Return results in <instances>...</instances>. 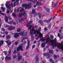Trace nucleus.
<instances>
[{"label": "nucleus", "instance_id": "1", "mask_svg": "<svg viewBox=\"0 0 63 63\" xmlns=\"http://www.w3.org/2000/svg\"><path fill=\"white\" fill-rule=\"evenodd\" d=\"M32 6V3H29L28 5L27 4H24L22 5V6L23 7H25V9H27L28 8V9H30L31 8V6Z\"/></svg>", "mask_w": 63, "mask_h": 63}, {"label": "nucleus", "instance_id": "2", "mask_svg": "<svg viewBox=\"0 0 63 63\" xmlns=\"http://www.w3.org/2000/svg\"><path fill=\"white\" fill-rule=\"evenodd\" d=\"M22 15H23L24 16H25V19H27V14H26L25 12H24L23 13H19L18 15V17L21 18L22 16Z\"/></svg>", "mask_w": 63, "mask_h": 63}, {"label": "nucleus", "instance_id": "3", "mask_svg": "<svg viewBox=\"0 0 63 63\" xmlns=\"http://www.w3.org/2000/svg\"><path fill=\"white\" fill-rule=\"evenodd\" d=\"M49 40V41H50V43L54 44H55V46H58V44H57V43H55V42L57 41V40Z\"/></svg>", "mask_w": 63, "mask_h": 63}, {"label": "nucleus", "instance_id": "4", "mask_svg": "<svg viewBox=\"0 0 63 63\" xmlns=\"http://www.w3.org/2000/svg\"><path fill=\"white\" fill-rule=\"evenodd\" d=\"M49 40H46V42H45L42 43V45H41L42 47H45L46 46V44L49 43Z\"/></svg>", "mask_w": 63, "mask_h": 63}, {"label": "nucleus", "instance_id": "5", "mask_svg": "<svg viewBox=\"0 0 63 63\" xmlns=\"http://www.w3.org/2000/svg\"><path fill=\"white\" fill-rule=\"evenodd\" d=\"M58 44L59 45H57L58 46H57V47L58 48H59V49H62V50H63V45L62 43L60 44L59 43H58ZM61 45V46L60 45Z\"/></svg>", "mask_w": 63, "mask_h": 63}, {"label": "nucleus", "instance_id": "6", "mask_svg": "<svg viewBox=\"0 0 63 63\" xmlns=\"http://www.w3.org/2000/svg\"><path fill=\"white\" fill-rule=\"evenodd\" d=\"M16 28V27H14L10 25L9 26V27H8V30L11 31L13 29H15Z\"/></svg>", "mask_w": 63, "mask_h": 63}, {"label": "nucleus", "instance_id": "7", "mask_svg": "<svg viewBox=\"0 0 63 63\" xmlns=\"http://www.w3.org/2000/svg\"><path fill=\"white\" fill-rule=\"evenodd\" d=\"M20 50H21V51H23V50L22 45L20 46L17 49V51H19Z\"/></svg>", "mask_w": 63, "mask_h": 63}, {"label": "nucleus", "instance_id": "8", "mask_svg": "<svg viewBox=\"0 0 63 63\" xmlns=\"http://www.w3.org/2000/svg\"><path fill=\"white\" fill-rule=\"evenodd\" d=\"M36 33L37 34H39L40 37H43V35L42 33H40V32L39 31H36Z\"/></svg>", "mask_w": 63, "mask_h": 63}, {"label": "nucleus", "instance_id": "9", "mask_svg": "<svg viewBox=\"0 0 63 63\" xmlns=\"http://www.w3.org/2000/svg\"><path fill=\"white\" fill-rule=\"evenodd\" d=\"M5 42L7 44V46H9L12 44V42H10L9 40L6 41H5Z\"/></svg>", "mask_w": 63, "mask_h": 63}, {"label": "nucleus", "instance_id": "10", "mask_svg": "<svg viewBox=\"0 0 63 63\" xmlns=\"http://www.w3.org/2000/svg\"><path fill=\"white\" fill-rule=\"evenodd\" d=\"M52 19V17H51L48 20H44V22H47V23H48L50 22V20H51Z\"/></svg>", "mask_w": 63, "mask_h": 63}, {"label": "nucleus", "instance_id": "11", "mask_svg": "<svg viewBox=\"0 0 63 63\" xmlns=\"http://www.w3.org/2000/svg\"><path fill=\"white\" fill-rule=\"evenodd\" d=\"M19 33H16L14 36V38H18L19 37Z\"/></svg>", "mask_w": 63, "mask_h": 63}, {"label": "nucleus", "instance_id": "12", "mask_svg": "<svg viewBox=\"0 0 63 63\" xmlns=\"http://www.w3.org/2000/svg\"><path fill=\"white\" fill-rule=\"evenodd\" d=\"M29 41V40H28V44L27 45V46L26 47V50H27L29 48V46H30V42L29 41Z\"/></svg>", "mask_w": 63, "mask_h": 63}, {"label": "nucleus", "instance_id": "13", "mask_svg": "<svg viewBox=\"0 0 63 63\" xmlns=\"http://www.w3.org/2000/svg\"><path fill=\"white\" fill-rule=\"evenodd\" d=\"M5 19V22H6L7 23H9V21L8 20L9 19V16H6Z\"/></svg>", "mask_w": 63, "mask_h": 63}, {"label": "nucleus", "instance_id": "14", "mask_svg": "<svg viewBox=\"0 0 63 63\" xmlns=\"http://www.w3.org/2000/svg\"><path fill=\"white\" fill-rule=\"evenodd\" d=\"M44 8L45 10H46L47 12L48 13H49V12H50V10L49 9L47 8L46 7H44Z\"/></svg>", "mask_w": 63, "mask_h": 63}, {"label": "nucleus", "instance_id": "15", "mask_svg": "<svg viewBox=\"0 0 63 63\" xmlns=\"http://www.w3.org/2000/svg\"><path fill=\"white\" fill-rule=\"evenodd\" d=\"M5 5L6 6V7L8 9H10L11 8V6H10V5H8V3H6L5 4Z\"/></svg>", "mask_w": 63, "mask_h": 63}, {"label": "nucleus", "instance_id": "16", "mask_svg": "<svg viewBox=\"0 0 63 63\" xmlns=\"http://www.w3.org/2000/svg\"><path fill=\"white\" fill-rule=\"evenodd\" d=\"M22 57L21 56H18V61H19L21 59H22Z\"/></svg>", "mask_w": 63, "mask_h": 63}, {"label": "nucleus", "instance_id": "17", "mask_svg": "<svg viewBox=\"0 0 63 63\" xmlns=\"http://www.w3.org/2000/svg\"><path fill=\"white\" fill-rule=\"evenodd\" d=\"M35 59L36 62H38L39 61V57H38V55H36V56Z\"/></svg>", "mask_w": 63, "mask_h": 63}, {"label": "nucleus", "instance_id": "18", "mask_svg": "<svg viewBox=\"0 0 63 63\" xmlns=\"http://www.w3.org/2000/svg\"><path fill=\"white\" fill-rule=\"evenodd\" d=\"M4 44V41L1 40L0 41V47H1L2 45H3Z\"/></svg>", "mask_w": 63, "mask_h": 63}, {"label": "nucleus", "instance_id": "19", "mask_svg": "<svg viewBox=\"0 0 63 63\" xmlns=\"http://www.w3.org/2000/svg\"><path fill=\"white\" fill-rule=\"evenodd\" d=\"M35 30L33 29H32V30H31L30 32V34L31 35V34H33V32Z\"/></svg>", "mask_w": 63, "mask_h": 63}, {"label": "nucleus", "instance_id": "20", "mask_svg": "<svg viewBox=\"0 0 63 63\" xmlns=\"http://www.w3.org/2000/svg\"><path fill=\"white\" fill-rule=\"evenodd\" d=\"M32 14H35V15H37V13L35 12V10L33 9L32 10Z\"/></svg>", "mask_w": 63, "mask_h": 63}, {"label": "nucleus", "instance_id": "21", "mask_svg": "<svg viewBox=\"0 0 63 63\" xmlns=\"http://www.w3.org/2000/svg\"><path fill=\"white\" fill-rule=\"evenodd\" d=\"M42 4V2H37L36 4V6H40Z\"/></svg>", "mask_w": 63, "mask_h": 63}, {"label": "nucleus", "instance_id": "22", "mask_svg": "<svg viewBox=\"0 0 63 63\" xmlns=\"http://www.w3.org/2000/svg\"><path fill=\"white\" fill-rule=\"evenodd\" d=\"M46 37L47 38V40H51V39H50V38L49 36V34H47Z\"/></svg>", "mask_w": 63, "mask_h": 63}, {"label": "nucleus", "instance_id": "23", "mask_svg": "<svg viewBox=\"0 0 63 63\" xmlns=\"http://www.w3.org/2000/svg\"><path fill=\"white\" fill-rule=\"evenodd\" d=\"M49 55V53H44L43 56H47V55L48 56Z\"/></svg>", "mask_w": 63, "mask_h": 63}, {"label": "nucleus", "instance_id": "24", "mask_svg": "<svg viewBox=\"0 0 63 63\" xmlns=\"http://www.w3.org/2000/svg\"><path fill=\"white\" fill-rule=\"evenodd\" d=\"M38 15L40 19L41 18V17L42 16V14H41V13H38Z\"/></svg>", "mask_w": 63, "mask_h": 63}, {"label": "nucleus", "instance_id": "25", "mask_svg": "<svg viewBox=\"0 0 63 63\" xmlns=\"http://www.w3.org/2000/svg\"><path fill=\"white\" fill-rule=\"evenodd\" d=\"M1 10H2V11L3 12H5V10H6V8H3V7L2 6L1 8Z\"/></svg>", "mask_w": 63, "mask_h": 63}, {"label": "nucleus", "instance_id": "26", "mask_svg": "<svg viewBox=\"0 0 63 63\" xmlns=\"http://www.w3.org/2000/svg\"><path fill=\"white\" fill-rule=\"evenodd\" d=\"M51 26H52V24H51V23L50 24H49V26H48V29H50Z\"/></svg>", "mask_w": 63, "mask_h": 63}, {"label": "nucleus", "instance_id": "27", "mask_svg": "<svg viewBox=\"0 0 63 63\" xmlns=\"http://www.w3.org/2000/svg\"><path fill=\"white\" fill-rule=\"evenodd\" d=\"M45 42V40H40L37 42V43H39L40 42Z\"/></svg>", "mask_w": 63, "mask_h": 63}, {"label": "nucleus", "instance_id": "28", "mask_svg": "<svg viewBox=\"0 0 63 63\" xmlns=\"http://www.w3.org/2000/svg\"><path fill=\"white\" fill-rule=\"evenodd\" d=\"M6 38L7 40L8 39H11V36L9 35L6 36Z\"/></svg>", "mask_w": 63, "mask_h": 63}, {"label": "nucleus", "instance_id": "29", "mask_svg": "<svg viewBox=\"0 0 63 63\" xmlns=\"http://www.w3.org/2000/svg\"><path fill=\"white\" fill-rule=\"evenodd\" d=\"M38 22H39V23H40L41 25H43V22L42 21L40 20Z\"/></svg>", "mask_w": 63, "mask_h": 63}, {"label": "nucleus", "instance_id": "30", "mask_svg": "<svg viewBox=\"0 0 63 63\" xmlns=\"http://www.w3.org/2000/svg\"><path fill=\"white\" fill-rule=\"evenodd\" d=\"M49 61L51 62L52 63H55L54 62V61L52 60V59H50Z\"/></svg>", "mask_w": 63, "mask_h": 63}, {"label": "nucleus", "instance_id": "31", "mask_svg": "<svg viewBox=\"0 0 63 63\" xmlns=\"http://www.w3.org/2000/svg\"><path fill=\"white\" fill-rule=\"evenodd\" d=\"M54 59H56L57 57V56H56L55 55H54Z\"/></svg>", "mask_w": 63, "mask_h": 63}, {"label": "nucleus", "instance_id": "32", "mask_svg": "<svg viewBox=\"0 0 63 63\" xmlns=\"http://www.w3.org/2000/svg\"><path fill=\"white\" fill-rule=\"evenodd\" d=\"M50 38L51 39H53L54 38V37L52 35H50Z\"/></svg>", "mask_w": 63, "mask_h": 63}, {"label": "nucleus", "instance_id": "33", "mask_svg": "<svg viewBox=\"0 0 63 63\" xmlns=\"http://www.w3.org/2000/svg\"><path fill=\"white\" fill-rule=\"evenodd\" d=\"M54 8H56L57 7V4L56 3H55L54 4Z\"/></svg>", "mask_w": 63, "mask_h": 63}, {"label": "nucleus", "instance_id": "34", "mask_svg": "<svg viewBox=\"0 0 63 63\" xmlns=\"http://www.w3.org/2000/svg\"><path fill=\"white\" fill-rule=\"evenodd\" d=\"M13 54H16L17 53V51L16 50H15L13 52Z\"/></svg>", "mask_w": 63, "mask_h": 63}, {"label": "nucleus", "instance_id": "35", "mask_svg": "<svg viewBox=\"0 0 63 63\" xmlns=\"http://www.w3.org/2000/svg\"><path fill=\"white\" fill-rule=\"evenodd\" d=\"M21 31V29L20 28H18V29L17 30V32H18Z\"/></svg>", "mask_w": 63, "mask_h": 63}, {"label": "nucleus", "instance_id": "36", "mask_svg": "<svg viewBox=\"0 0 63 63\" xmlns=\"http://www.w3.org/2000/svg\"><path fill=\"white\" fill-rule=\"evenodd\" d=\"M5 35H4L3 36H2V35L0 36V38H5Z\"/></svg>", "mask_w": 63, "mask_h": 63}, {"label": "nucleus", "instance_id": "37", "mask_svg": "<svg viewBox=\"0 0 63 63\" xmlns=\"http://www.w3.org/2000/svg\"><path fill=\"white\" fill-rule=\"evenodd\" d=\"M12 16H14L15 17V16H16V15L13 13L12 14Z\"/></svg>", "mask_w": 63, "mask_h": 63}, {"label": "nucleus", "instance_id": "38", "mask_svg": "<svg viewBox=\"0 0 63 63\" xmlns=\"http://www.w3.org/2000/svg\"><path fill=\"white\" fill-rule=\"evenodd\" d=\"M49 52L50 53H51V54H53L54 53H53V52H52V51L50 50H49Z\"/></svg>", "mask_w": 63, "mask_h": 63}, {"label": "nucleus", "instance_id": "39", "mask_svg": "<svg viewBox=\"0 0 63 63\" xmlns=\"http://www.w3.org/2000/svg\"><path fill=\"white\" fill-rule=\"evenodd\" d=\"M9 23H9V24H13V21H11L10 22H9Z\"/></svg>", "mask_w": 63, "mask_h": 63}, {"label": "nucleus", "instance_id": "40", "mask_svg": "<svg viewBox=\"0 0 63 63\" xmlns=\"http://www.w3.org/2000/svg\"><path fill=\"white\" fill-rule=\"evenodd\" d=\"M24 32H22L20 33V34H21V35L23 36V34H24Z\"/></svg>", "mask_w": 63, "mask_h": 63}, {"label": "nucleus", "instance_id": "41", "mask_svg": "<svg viewBox=\"0 0 63 63\" xmlns=\"http://www.w3.org/2000/svg\"><path fill=\"white\" fill-rule=\"evenodd\" d=\"M31 28H32V26L31 25H30L29 28L28 29L29 30H31Z\"/></svg>", "mask_w": 63, "mask_h": 63}, {"label": "nucleus", "instance_id": "42", "mask_svg": "<svg viewBox=\"0 0 63 63\" xmlns=\"http://www.w3.org/2000/svg\"><path fill=\"white\" fill-rule=\"evenodd\" d=\"M26 43V41L25 40L23 42V44H25Z\"/></svg>", "mask_w": 63, "mask_h": 63}, {"label": "nucleus", "instance_id": "43", "mask_svg": "<svg viewBox=\"0 0 63 63\" xmlns=\"http://www.w3.org/2000/svg\"><path fill=\"white\" fill-rule=\"evenodd\" d=\"M24 11V9H22L19 11V12H23Z\"/></svg>", "mask_w": 63, "mask_h": 63}, {"label": "nucleus", "instance_id": "44", "mask_svg": "<svg viewBox=\"0 0 63 63\" xmlns=\"http://www.w3.org/2000/svg\"><path fill=\"white\" fill-rule=\"evenodd\" d=\"M17 57V56L16 55H15L13 57V59H15V58H16Z\"/></svg>", "mask_w": 63, "mask_h": 63}, {"label": "nucleus", "instance_id": "45", "mask_svg": "<svg viewBox=\"0 0 63 63\" xmlns=\"http://www.w3.org/2000/svg\"><path fill=\"white\" fill-rule=\"evenodd\" d=\"M1 31H5V29H4V28H1Z\"/></svg>", "mask_w": 63, "mask_h": 63}, {"label": "nucleus", "instance_id": "46", "mask_svg": "<svg viewBox=\"0 0 63 63\" xmlns=\"http://www.w3.org/2000/svg\"><path fill=\"white\" fill-rule=\"evenodd\" d=\"M4 54L5 55H6L7 54V52L6 51H4Z\"/></svg>", "mask_w": 63, "mask_h": 63}, {"label": "nucleus", "instance_id": "47", "mask_svg": "<svg viewBox=\"0 0 63 63\" xmlns=\"http://www.w3.org/2000/svg\"><path fill=\"white\" fill-rule=\"evenodd\" d=\"M18 44V42H15V45L16 46H17V45Z\"/></svg>", "mask_w": 63, "mask_h": 63}, {"label": "nucleus", "instance_id": "48", "mask_svg": "<svg viewBox=\"0 0 63 63\" xmlns=\"http://www.w3.org/2000/svg\"><path fill=\"white\" fill-rule=\"evenodd\" d=\"M35 47V45H32V49H33V48H34Z\"/></svg>", "mask_w": 63, "mask_h": 63}, {"label": "nucleus", "instance_id": "49", "mask_svg": "<svg viewBox=\"0 0 63 63\" xmlns=\"http://www.w3.org/2000/svg\"><path fill=\"white\" fill-rule=\"evenodd\" d=\"M24 20V19L23 18H21V19L19 20V21H21V20Z\"/></svg>", "mask_w": 63, "mask_h": 63}, {"label": "nucleus", "instance_id": "50", "mask_svg": "<svg viewBox=\"0 0 63 63\" xmlns=\"http://www.w3.org/2000/svg\"><path fill=\"white\" fill-rule=\"evenodd\" d=\"M20 8V7H19V8L17 10V12H18L19 11V8Z\"/></svg>", "mask_w": 63, "mask_h": 63}, {"label": "nucleus", "instance_id": "51", "mask_svg": "<svg viewBox=\"0 0 63 63\" xmlns=\"http://www.w3.org/2000/svg\"><path fill=\"white\" fill-rule=\"evenodd\" d=\"M22 40H27V38L26 37H23Z\"/></svg>", "mask_w": 63, "mask_h": 63}, {"label": "nucleus", "instance_id": "52", "mask_svg": "<svg viewBox=\"0 0 63 63\" xmlns=\"http://www.w3.org/2000/svg\"><path fill=\"white\" fill-rule=\"evenodd\" d=\"M35 0H32V3H33L34 4H35L36 3V2H35Z\"/></svg>", "mask_w": 63, "mask_h": 63}, {"label": "nucleus", "instance_id": "53", "mask_svg": "<svg viewBox=\"0 0 63 63\" xmlns=\"http://www.w3.org/2000/svg\"><path fill=\"white\" fill-rule=\"evenodd\" d=\"M24 59H22V61L21 63H24Z\"/></svg>", "mask_w": 63, "mask_h": 63}, {"label": "nucleus", "instance_id": "54", "mask_svg": "<svg viewBox=\"0 0 63 63\" xmlns=\"http://www.w3.org/2000/svg\"><path fill=\"white\" fill-rule=\"evenodd\" d=\"M8 18H9V20H12V18H11V17L10 16H8Z\"/></svg>", "mask_w": 63, "mask_h": 63}, {"label": "nucleus", "instance_id": "55", "mask_svg": "<svg viewBox=\"0 0 63 63\" xmlns=\"http://www.w3.org/2000/svg\"><path fill=\"white\" fill-rule=\"evenodd\" d=\"M8 56H7L5 57V60H6V59L8 60Z\"/></svg>", "mask_w": 63, "mask_h": 63}, {"label": "nucleus", "instance_id": "56", "mask_svg": "<svg viewBox=\"0 0 63 63\" xmlns=\"http://www.w3.org/2000/svg\"><path fill=\"white\" fill-rule=\"evenodd\" d=\"M33 22V21L31 20L29 22V24H30V23H32Z\"/></svg>", "mask_w": 63, "mask_h": 63}, {"label": "nucleus", "instance_id": "57", "mask_svg": "<svg viewBox=\"0 0 63 63\" xmlns=\"http://www.w3.org/2000/svg\"><path fill=\"white\" fill-rule=\"evenodd\" d=\"M9 27V26L8 25H6L5 26L6 28H7V27H8H8Z\"/></svg>", "mask_w": 63, "mask_h": 63}, {"label": "nucleus", "instance_id": "58", "mask_svg": "<svg viewBox=\"0 0 63 63\" xmlns=\"http://www.w3.org/2000/svg\"><path fill=\"white\" fill-rule=\"evenodd\" d=\"M52 48H53V49H55V48H54V47H55V45H54L52 46Z\"/></svg>", "mask_w": 63, "mask_h": 63}, {"label": "nucleus", "instance_id": "59", "mask_svg": "<svg viewBox=\"0 0 63 63\" xmlns=\"http://www.w3.org/2000/svg\"><path fill=\"white\" fill-rule=\"evenodd\" d=\"M62 30H60L59 31V32L60 33H61L62 32Z\"/></svg>", "mask_w": 63, "mask_h": 63}, {"label": "nucleus", "instance_id": "60", "mask_svg": "<svg viewBox=\"0 0 63 63\" xmlns=\"http://www.w3.org/2000/svg\"><path fill=\"white\" fill-rule=\"evenodd\" d=\"M34 32L33 33V34H35L36 33H37V31H35V30L34 31Z\"/></svg>", "mask_w": 63, "mask_h": 63}, {"label": "nucleus", "instance_id": "61", "mask_svg": "<svg viewBox=\"0 0 63 63\" xmlns=\"http://www.w3.org/2000/svg\"><path fill=\"white\" fill-rule=\"evenodd\" d=\"M59 38L60 39H63V37L62 36H61L60 37V36Z\"/></svg>", "mask_w": 63, "mask_h": 63}, {"label": "nucleus", "instance_id": "62", "mask_svg": "<svg viewBox=\"0 0 63 63\" xmlns=\"http://www.w3.org/2000/svg\"><path fill=\"white\" fill-rule=\"evenodd\" d=\"M4 33L5 35H8V32H4Z\"/></svg>", "mask_w": 63, "mask_h": 63}, {"label": "nucleus", "instance_id": "63", "mask_svg": "<svg viewBox=\"0 0 63 63\" xmlns=\"http://www.w3.org/2000/svg\"><path fill=\"white\" fill-rule=\"evenodd\" d=\"M60 34L59 33H58V34L57 36L59 37H60Z\"/></svg>", "mask_w": 63, "mask_h": 63}, {"label": "nucleus", "instance_id": "64", "mask_svg": "<svg viewBox=\"0 0 63 63\" xmlns=\"http://www.w3.org/2000/svg\"><path fill=\"white\" fill-rule=\"evenodd\" d=\"M1 15H3V16H5V13H1Z\"/></svg>", "mask_w": 63, "mask_h": 63}]
</instances>
